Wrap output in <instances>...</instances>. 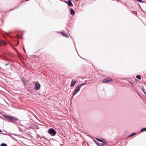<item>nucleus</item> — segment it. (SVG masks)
Listing matches in <instances>:
<instances>
[{
    "label": "nucleus",
    "instance_id": "9b49d317",
    "mask_svg": "<svg viewBox=\"0 0 146 146\" xmlns=\"http://www.w3.org/2000/svg\"><path fill=\"white\" fill-rule=\"evenodd\" d=\"M146 131V128H143L140 130V131L141 132L144 131Z\"/></svg>",
    "mask_w": 146,
    "mask_h": 146
},
{
    "label": "nucleus",
    "instance_id": "0eeeda50",
    "mask_svg": "<svg viewBox=\"0 0 146 146\" xmlns=\"http://www.w3.org/2000/svg\"><path fill=\"white\" fill-rule=\"evenodd\" d=\"M76 83V81H72L71 84V87H73L75 84Z\"/></svg>",
    "mask_w": 146,
    "mask_h": 146
},
{
    "label": "nucleus",
    "instance_id": "4be33fe9",
    "mask_svg": "<svg viewBox=\"0 0 146 146\" xmlns=\"http://www.w3.org/2000/svg\"><path fill=\"white\" fill-rule=\"evenodd\" d=\"M76 0V1H78V0Z\"/></svg>",
    "mask_w": 146,
    "mask_h": 146
},
{
    "label": "nucleus",
    "instance_id": "f03ea898",
    "mask_svg": "<svg viewBox=\"0 0 146 146\" xmlns=\"http://www.w3.org/2000/svg\"><path fill=\"white\" fill-rule=\"evenodd\" d=\"M81 86H78L75 88L74 92L73 93V95L74 96L80 90Z\"/></svg>",
    "mask_w": 146,
    "mask_h": 146
},
{
    "label": "nucleus",
    "instance_id": "f8f14e48",
    "mask_svg": "<svg viewBox=\"0 0 146 146\" xmlns=\"http://www.w3.org/2000/svg\"><path fill=\"white\" fill-rule=\"evenodd\" d=\"M96 139L98 141H99L100 142H102L104 139H98V138H96Z\"/></svg>",
    "mask_w": 146,
    "mask_h": 146
},
{
    "label": "nucleus",
    "instance_id": "aec40b11",
    "mask_svg": "<svg viewBox=\"0 0 146 146\" xmlns=\"http://www.w3.org/2000/svg\"><path fill=\"white\" fill-rule=\"evenodd\" d=\"M65 2L66 3H67V4H68V1H65Z\"/></svg>",
    "mask_w": 146,
    "mask_h": 146
},
{
    "label": "nucleus",
    "instance_id": "6e6552de",
    "mask_svg": "<svg viewBox=\"0 0 146 146\" xmlns=\"http://www.w3.org/2000/svg\"><path fill=\"white\" fill-rule=\"evenodd\" d=\"M68 4L69 6H72V4L71 1L69 0L68 1Z\"/></svg>",
    "mask_w": 146,
    "mask_h": 146
},
{
    "label": "nucleus",
    "instance_id": "a211bd4d",
    "mask_svg": "<svg viewBox=\"0 0 146 146\" xmlns=\"http://www.w3.org/2000/svg\"><path fill=\"white\" fill-rule=\"evenodd\" d=\"M143 92H144V93L145 94H146V93L145 92V91H144V90H143Z\"/></svg>",
    "mask_w": 146,
    "mask_h": 146
},
{
    "label": "nucleus",
    "instance_id": "412c9836",
    "mask_svg": "<svg viewBox=\"0 0 146 146\" xmlns=\"http://www.w3.org/2000/svg\"><path fill=\"white\" fill-rule=\"evenodd\" d=\"M1 132V131L0 130V132Z\"/></svg>",
    "mask_w": 146,
    "mask_h": 146
},
{
    "label": "nucleus",
    "instance_id": "7ed1b4c3",
    "mask_svg": "<svg viewBox=\"0 0 146 146\" xmlns=\"http://www.w3.org/2000/svg\"><path fill=\"white\" fill-rule=\"evenodd\" d=\"M96 143L98 146H104L107 144L106 142L104 140L102 142L99 143L96 142Z\"/></svg>",
    "mask_w": 146,
    "mask_h": 146
},
{
    "label": "nucleus",
    "instance_id": "9d476101",
    "mask_svg": "<svg viewBox=\"0 0 146 146\" xmlns=\"http://www.w3.org/2000/svg\"><path fill=\"white\" fill-rule=\"evenodd\" d=\"M61 34L62 35H64L66 37H68V35L66 34V33H64V32H62L61 33Z\"/></svg>",
    "mask_w": 146,
    "mask_h": 146
},
{
    "label": "nucleus",
    "instance_id": "f3484780",
    "mask_svg": "<svg viewBox=\"0 0 146 146\" xmlns=\"http://www.w3.org/2000/svg\"><path fill=\"white\" fill-rule=\"evenodd\" d=\"M137 1L139 2L143 3V1L141 0H137Z\"/></svg>",
    "mask_w": 146,
    "mask_h": 146
},
{
    "label": "nucleus",
    "instance_id": "4468645a",
    "mask_svg": "<svg viewBox=\"0 0 146 146\" xmlns=\"http://www.w3.org/2000/svg\"><path fill=\"white\" fill-rule=\"evenodd\" d=\"M6 44V43L3 41H2L1 43V45H5Z\"/></svg>",
    "mask_w": 146,
    "mask_h": 146
},
{
    "label": "nucleus",
    "instance_id": "f257e3e1",
    "mask_svg": "<svg viewBox=\"0 0 146 146\" xmlns=\"http://www.w3.org/2000/svg\"><path fill=\"white\" fill-rule=\"evenodd\" d=\"M48 133L50 135L53 136L55 135L56 133L55 130L52 128L49 129Z\"/></svg>",
    "mask_w": 146,
    "mask_h": 146
},
{
    "label": "nucleus",
    "instance_id": "dca6fc26",
    "mask_svg": "<svg viewBox=\"0 0 146 146\" xmlns=\"http://www.w3.org/2000/svg\"><path fill=\"white\" fill-rule=\"evenodd\" d=\"M1 145V146H7V144L4 143H2Z\"/></svg>",
    "mask_w": 146,
    "mask_h": 146
},
{
    "label": "nucleus",
    "instance_id": "6ab92c4d",
    "mask_svg": "<svg viewBox=\"0 0 146 146\" xmlns=\"http://www.w3.org/2000/svg\"><path fill=\"white\" fill-rule=\"evenodd\" d=\"M4 116L7 118V116H8L4 115Z\"/></svg>",
    "mask_w": 146,
    "mask_h": 146
},
{
    "label": "nucleus",
    "instance_id": "20e7f679",
    "mask_svg": "<svg viewBox=\"0 0 146 146\" xmlns=\"http://www.w3.org/2000/svg\"><path fill=\"white\" fill-rule=\"evenodd\" d=\"M113 81V80L112 79L109 78H107L106 79H105L102 82L103 83H109L110 82H111Z\"/></svg>",
    "mask_w": 146,
    "mask_h": 146
},
{
    "label": "nucleus",
    "instance_id": "ddd939ff",
    "mask_svg": "<svg viewBox=\"0 0 146 146\" xmlns=\"http://www.w3.org/2000/svg\"><path fill=\"white\" fill-rule=\"evenodd\" d=\"M136 134V133H132L129 136V137H131V136H132L135 135Z\"/></svg>",
    "mask_w": 146,
    "mask_h": 146
},
{
    "label": "nucleus",
    "instance_id": "5701e85b",
    "mask_svg": "<svg viewBox=\"0 0 146 146\" xmlns=\"http://www.w3.org/2000/svg\"><path fill=\"white\" fill-rule=\"evenodd\" d=\"M0 45H1V43H0Z\"/></svg>",
    "mask_w": 146,
    "mask_h": 146
},
{
    "label": "nucleus",
    "instance_id": "1a4fd4ad",
    "mask_svg": "<svg viewBox=\"0 0 146 146\" xmlns=\"http://www.w3.org/2000/svg\"><path fill=\"white\" fill-rule=\"evenodd\" d=\"M70 13L71 14L74 15L75 13V11L72 9H71L70 10Z\"/></svg>",
    "mask_w": 146,
    "mask_h": 146
},
{
    "label": "nucleus",
    "instance_id": "423d86ee",
    "mask_svg": "<svg viewBox=\"0 0 146 146\" xmlns=\"http://www.w3.org/2000/svg\"><path fill=\"white\" fill-rule=\"evenodd\" d=\"M40 84L39 83L37 82L35 84V88L36 90H37L39 89L40 88Z\"/></svg>",
    "mask_w": 146,
    "mask_h": 146
},
{
    "label": "nucleus",
    "instance_id": "39448f33",
    "mask_svg": "<svg viewBox=\"0 0 146 146\" xmlns=\"http://www.w3.org/2000/svg\"><path fill=\"white\" fill-rule=\"evenodd\" d=\"M7 118L10 120L13 121H16L17 120V119L16 117L10 116H7Z\"/></svg>",
    "mask_w": 146,
    "mask_h": 146
},
{
    "label": "nucleus",
    "instance_id": "2eb2a0df",
    "mask_svg": "<svg viewBox=\"0 0 146 146\" xmlns=\"http://www.w3.org/2000/svg\"><path fill=\"white\" fill-rule=\"evenodd\" d=\"M136 78L139 80L141 79V77L139 75H137L136 77Z\"/></svg>",
    "mask_w": 146,
    "mask_h": 146
}]
</instances>
